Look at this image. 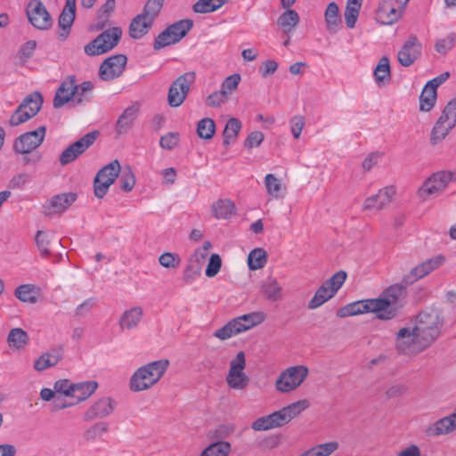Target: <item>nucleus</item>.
<instances>
[{"instance_id": "a878e982", "label": "nucleus", "mask_w": 456, "mask_h": 456, "mask_svg": "<svg viewBox=\"0 0 456 456\" xmlns=\"http://www.w3.org/2000/svg\"><path fill=\"white\" fill-rule=\"evenodd\" d=\"M402 12L391 0H382L376 11V20L382 24H392L398 20Z\"/></svg>"}, {"instance_id": "f704fd0d", "label": "nucleus", "mask_w": 456, "mask_h": 456, "mask_svg": "<svg viewBox=\"0 0 456 456\" xmlns=\"http://www.w3.org/2000/svg\"><path fill=\"white\" fill-rule=\"evenodd\" d=\"M436 96V90L426 84L419 96L420 111H430L435 106Z\"/></svg>"}, {"instance_id": "680f3d73", "label": "nucleus", "mask_w": 456, "mask_h": 456, "mask_svg": "<svg viewBox=\"0 0 456 456\" xmlns=\"http://www.w3.org/2000/svg\"><path fill=\"white\" fill-rule=\"evenodd\" d=\"M177 41L174 38L168 28H167L155 38L153 48L155 50H160L166 46L173 44H176Z\"/></svg>"}, {"instance_id": "3c124183", "label": "nucleus", "mask_w": 456, "mask_h": 456, "mask_svg": "<svg viewBox=\"0 0 456 456\" xmlns=\"http://www.w3.org/2000/svg\"><path fill=\"white\" fill-rule=\"evenodd\" d=\"M94 89V84L91 81H84L77 86L76 94L73 99L77 104L88 102L91 99V93Z\"/></svg>"}, {"instance_id": "393cba45", "label": "nucleus", "mask_w": 456, "mask_h": 456, "mask_svg": "<svg viewBox=\"0 0 456 456\" xmlns=\"http://www.w3.org/2000/svg\"><path fill=\"white\" fill-rule=\"evenodd\" d=\"M77 85L75 76H69L62 81L56 91L53 107L59 109L69 102L76 94Z\"/></svg>"}, {"instance_id": "4c0bfd02", "label": "nucleus", "mask_w": 456, "mask_h": 456, "mask_svg": "<svg viewBox=\"0 0 456 456\" xmlns=\"http://www.w3.org/2000/svg\"><path fill=\"white\" fill-rule=\"evenodd\" d=\"M61 359V353L59 350H54L52 353L42 354L34 363V368L37 370H44L49 367L58 364Z\"/></svg>"}, {"instance_id": "5701e85b", "label": "nucleus", "mask_w": 456, "mask_h": 456, "mask_svg": "<svg viewBox=\"0 0 456 456\" xmlns=\"http://www.w3.org/2000/svg\"><path fill=\"white\" fill-rule=\"evenodd\" d=\"M77 200V194L73 192L61 193L52 197L44 206L45 214L52 216L66 211Z\"/></svg>"}, {"instance_id": "f3484780", "label": "nucleus", "mask_w": 456, "mask_h": 456, "mask_svg": "<svg viewBox=\"0 0 456 456\" xmlns=\"http://www.w3.org/2000/svg\"><path fill=\"white\" fill-rule=\"evenodd\" d=\"M309 406L307 400H300L288 406L283 407L280 411L271 413L273 419L274 428H280L288 424L291 419L299 415L304 410Z\"/></svg>"}, {"instance_id": "6ab92c4d", "label": "nucleus", "mask_w": 456, "mask_h": 456, "mask_svg": "<svg viewBox=\"0 0 456 456\" xmlns=\"http://www.w3.org/2000/svg\"><path fill=\"white\" fill-rule=\"evenodd\" d=\"M117 403L110 397H102L95 401L84 413L86 421H92L96 419H103L110 415Z\"/></svg>"}, {"instance_id": "ddd939ff", "label": "nucleus", "mask_w": 456, "mask_h": 456, "mask_svg": "<svg viewBox=\"0 0 456 456\" xmlns=\"http://www.w3.org/2000/svg\"><path fill=\"white\" fill-rule=\"evenodd\" d=\"M395 346L403 354H419L428 347L420 343L415 327L411 330L409 328L400 329L396 333Z\"/></svg>"}, {"instance_id": "49530a36", "label": "nucleus", "mask_w": 456, "mask_h": 456, "mask_svg": "<svg viewBox=\"0 0 456 456\" xmlns=\"http://www.w3.org/2000/svg\"><path fill=\"white\" fill-rule=\"evenodd\" d=\"M327 29L335 31L340 22L338 6L336 3L329 4L324 13Z\"/></svg>"}, {"instance_id": "774afa93", "label": "nucleus", "mask_w": 456, "mask_h": 456, "mask_svg": "<svg viewBox=\"0 0 456 456\" xmlns=\"http://www.w3.org/2000/svg\"><path fill=\"white\" fill-rule=\"evenodd\" d=\"M273 419H272L271 414L258 418L256 419L252 425L251 428L256 431H265L275 428L273 425Z\"/></svg>"}, {"instance_id": "dca6fc26", "label": "nucleus", "mask_w": 456, "mask_h": 456, "mask_svg": "<svg viewBox=\"0 0 456 456\" xmlns=\"http://www.w3.org/2000/svg\"><path fill=\"white\" fill-rule=\"evenodd\" d=\"M28 21L36 28L45 30L52 27L53 20L45 6L40 0H33L28 3L26 9Z\"/></svg>"}, {"instance_id": "b1692460", "label": "nucleus", "mask_w": 456, "mask_h": 456, "mask_svg": "<svg viewBox=\"0 0 456 456\" xmlns=\"http://www.w3.org/2000/svg\"><path fill=\"white\" fill-rule=\"evenodd\" d=\"M76 17V0H66L65 5L59 16L58 25L61 31L59 33V37L65 40L69 32L70 28Z\"/></svg>"}, {"instance_id": "cd10ccee", "label": "nucleus", "mask_w": 456, "mask_h": 456, "mask_svg": "<svg viewBox=\"0 0 456 456\" xmlns=\"http://www.w3.org/2000/svg\"><path fill=\"white\" fill-rule=\"evenodd\" d=\"M138 112L139 108L134 105L127 107L123 111L116 123V132L118 134H123L128 132L133 126Z\"/></svg>"}, {"instance_id": "9d476101", "label": "nucleus", "mask_w": 456, "mask_h": 456, "mask_svg": "<svg viewBox=\"0 0 456 456\" xmlns=\"http://www.w3.org/2000/svg\"><path fill=\"white\" fill-rule=\"evenodd\" d=\"M195 78V72L190 71L173 81L167 94V102L171 107L176 108L183 103Z\"/></svg>"}, {"instance_id": "bf43d9fd", "label": "nucleus", "mask_w": 456, "mask_h": 456, "mask_svg": "<svg viewBox=\"0 0 456 456\" xmlns=\"http://www.w3.org/2000/svg\"><path fill=\"white\" fill-rule=\"evenodd\" d=\"M240 320H241L243 325L246 328V330H248L251 328L263 322L265 320V315L261 312H253L250 314L240 315Z\"/></svg>"}, {"instance_id": "de8ad7c7", "label": "nucleus", "mask_w": 456, "mask_h": 456, "mask_svg": "<svg viewBox=\"0 0 456 456\" xmlns=\"http://www.w3.org/2000/svg\"><path fill=\"white\" fill-rule=\"evenodd\" d=\"M338 448V444L337 442H329V443L316 445V446L305 451L300 456H330Z\"/></svg>"}, {"instance_id": "c756f323", "label": "nucleus", "mask_w": 456, "mask_h": 456, "mask_svg": "<svg viewBox=\"0 0 456 456\" xmlns=\"http://www.w3.org/2000/svg\"><path fill=\"white\" fill-rule=\"evenodd\" d=\"M143 311L140 306L132 307L125 311L120 318L118 324L122 330H131L135 328L142 320Z\"/></svg>"}, {"instance_id": "58836bf2", "label": "nucleus", "mask_w": 456, "mask_h": 456, "mask_svg": "<svg viewBox=\"0 0 456 456\" xmlns=\"http://www.w3.org/2000/svg\"><path fill=\"white\" fill-rule=\"evenodd\" d=\"M192 27L193 21L190 19H184L169 25L167 28L178 43L187 35Z\"/></svg>"}, {"instance_id": "f257e3e1", "label": "nucleus", "mask_w": 456, "mask_h": 456, "mask_svg": "<svg viewBox=\"0 0 456 456\" xmlns=\"http://www.w3.org/2000/svg\"><path fill=\"white\" fill-rule=\"evenodd\" d=\"M443 326L444 316L441 310L430 308L418 314L414 327L420 343L428 347L440 336Z\"/></svg>"}, {"instance_id": "2f4dec72", "label": "nucleus", "mask_w": 456, "mask_h": 456, "mask_svg": "<svg viewBox=\"0 0 456 456\" xmlns=\"http://www.w3.org/2000/svg\"><path fill=\"white\" fill-rule=\"evenodd\" d=\"M375 82L379 86L387 85L391 80L389 59L383 56L373 71Z\"/></svg>"}, {"instance_id": "09e8293b", "label": "nucleus", "mask_w": 456, "mask_h": 456, "mask_svg": "<svg viewBox=\"0 0 456 456\" xmlns=\"http://www.w3.org/2000/svg\"><path fill=\"white\" fill-rule=\"evenodd\" d=\"M216 132V124L212 118H205L198 122L197 134L204 140L211 139Z\"/></svg>"}, {"instance_id": "4d7b16f0", "label": "nucleus", "mask_w": 456, "mask_h": 456, "mask_svg": "<svg viewBox=\"0 0 456 456\" xmlns=\"http://www.w3.org/2000/svg\"><path fill=\"white\" fill-rule=\"evenodd\" d=\"M118 183L124 191H131L133 190L135 184V177L129 167L123 169Z\"/></svg>"}, {"instance_id": "13d9d810", "label": "nucleus", "mask_w": 456, "mask_h": 456, "mask_svg": "<svg viewBox=\"0 0 456 456\" xmlns=\"http://www.w3.org/2000/svg\"><path fill=\"white\" fill-rule=\"evenodd\" d=\"M159 263L165 268L175 269L180 265L181 258L176 253L164 252L159 256Z\"/></svg>"}, {"instance_id": "9b49d317", "label": "nucleus", "mask_w": 456, "mask_h": 456, "mask_svg": "<svg viewBox=\"0 0 456 456\" xmlns=\"http://www.w3.org/2000/svg\"><path fill=\"white\" fill-rule=\"evenodd\" d=\"M246 367L245 354L239 352L231 361L225 381L228 387L235 390H243L249 384V378L244 372Z\"/></svg>"}, {"instance_id": "72a5a7b5", "label": "nucleus", "mask_w": 456, "mask_h": 456, "mask_svg": "<svg viewBox=\"0 0 456 456\" xmlns=\"http://www.w3.org/2000/svg\"><path fill=\"white\" fill-rule=\"evenodd\" d=\"M213 215L216 219H228L235 213V205L230 200H218L212 205Z\"/></svg>"}, {"instance_id": "c03bdc74", "label": "nucleus", "mask_w": 456, "mask_h": 456, "mask_svg": "<svg viewBox=\"0 0 456 456\" xmlns=\"http://www.w3.org/2000/svg\"><path fill=\"white\" fill-rule=\"evenodd\" d=\"M8 345L16 349L23 348L28 342V336L25 330L20 328L12 329L7 338Z\"/></svg>"}, {"instance_id": "5fc2aeb1", "label": "nucleus", "mask_w": 456, "mask_h": 456, "mask_svg": "<svg viewBox=\"0 0 456 456\" xmlns=\"http://www.w3.org/2000/svg\"><path fill=\"white\" fill-rule=\"evenodd\" d=\"M456 44V33L451 32L445 37L438 39L435 44L436 51L443 55H445L450 50L453 48Z\"/></svg>"}, {"instance_id": "6e6d98bb", "label": "nucleus", "mask_w": 456, "mask_h": 456, "mask_svg": "<svg viewBox=\"0 0 456 456\" xmlns=\"http://www.w3.org/2000/svg\"><path fill=\"white\" fill-rule=\"evenodd\" d=\"M163 4L164 0H148L143 7L142 13L154 21L159 14L163 7Z\"/></svg>"}, {"instance_id": "f8f14e48", "label": "nucleus", "mask_w": 456, "mask_h": 456, "mask_svg": "<svg viewBox=\"0 0 456 456\" xmlns=\"http://www.w3.org/2000/svg\"><path fill=\"white\" fill-rule=\"evenodd\" d=\"M46 127L41 126L34 131L18 136L13 142V151L18 154L28 155L38 148L45 140Z\"/></svg>"}, {"instance_id": "20e7f679", "label": "nucleus", "mask_w": 456, "mask_h": 456, "mask_svg": "<svg viewBox=\"0 0 456 456\" xmlns=\"http://www.w3.org/2000/svg\"><path fill=\"white\" fill-rule=\"evenodd\" d=\"M121 37L122 29L119 27L108 28L85 45V53L88 56L104 54L118 44Z\"/></svg>"}, {"instance_id": "423d86ee", "label": "nucleus", "mask_w": 456, "mask_h": 456, "mask_svg": "<svg viewBox=\"0 0 456 456\" xmlns=\"http://www.w3.org/2000/svg\"><path fill=\"white\" fill-rule=\"evenodd\" d=\"M43 102V96L39 92L28 94L11 115L9 125L17 126L35 117L40 110Z\"/></svg>"}, {"instance_id": "a19ab883", "label": "nucleus", "mask_w": 456, "mask_h": 456, "mask_svg": "<svg viewBox=\"0 0 456 456\" xmlns=\"http://www.w3.org/2000/svg\"><path fill=\"white\" fill-rule=\"evenodd\" d=\"M232 445L227 441H217L210 444L201 452L200 456H227Z\"/></svg>"}, {"instance_id": "4468645a", "label": "nucleus", "mask_w": 456, "mask_h": 456, "mask_svg": "<svg viewBox=\"0 0 456 456\" xmlns=\"http://www.w3.org/2000/svg\"><path fill=\"white\" fill-rule=\"evenodd\" d=\"M99 133L93 131L82 136L79 140L71 143L60 155L59 161L61 166H66L76 160L96 141Z\"/></svg>"}, {"instance_id": "2eb2a0df", "label": "nucleus", "mask_w": 456, "mask_h": 456, "mask_svg": "<svg viewBox=\"0 0 456 456\" xmlns=\"http://www.w3.org/2000/svg\"><path fill=\"white\" fill-rule=\"evenodd\" d=\"M125 54H115L106 58L99 68V77L103 81H111L120 77L126 65Z\"/></svg>"}, {"instance_id": "7c9ffc66", "label": "nucleus", "mask_w": 456, "mask_h": 456, "mask_svg": "<svg viewBox=\"0 0 456 456\" xmlns=\"http://www.w3.org/2000/svg\"><path fill=\"white\" fill-rule=\"evenodd\" d=\"M98 387L96 381H86L77 384H73L71 391L68 392L70 394V397L76 398L77 402H82L87 399L93 395Z\"/></svg>"}, {"instance_id": "ea45409f", "label": "nucleus", "mask_w": 456, "mask_h": 456, "mask_svg": "<svg viewBox=\"0 0 456 456\" xmlns=\"http://www.w3.org/2000/svg\"><path fill=\"white\" fill-rule=\"evenodd\" d=\"M362 0H347L344 15L346 24L349 28H353L355 26L362 6Z\"/></svg>"}, {"instance_id": "338daca9", "label": "nucleus", "mask_w": 456, "mask_h": 456, "mask_svg": "<svg viewBox=\"0 0 456 456\" xmlns=\"http://www.w3.org/2000/svg\"><path fill=\"white\" fill-rule=\"evenodd\" d=\"M37 47V42L35 40H29L23 44L17 53V58L25 62L28 59H29Z\"/></svg>"}, {"instance_id": "39448f33", "label": "nucleus", "mask_w": 456, "mask_h": 456, "mask_svg": "<svg viewBox=\"0 0 456 456\" xmlns=\"http://www.w3.org/2000/svg\"><path fill=\"white\" fill-rule=\"evenodd\" d=\"M346 277L347 274L345 271L340 270L335 273L315 291L314 297L308 302L307 307L311 310L316 309L332 298L342 287L346 280Z\"/></svg>"}, {"instance_id": "0eeeda50", "label": "nucleus", "mask_w": 456, "mask_h": 456, "mask_svg": "<svg viewBox=\"0 0 456 456\" xmlns=\"http://www.w3.org/2000/svg\"><path fill=\"white\" fill-rule=\"evenodd\" d=\"M452 177L453 173L451 171L443 170L432 174L418 189V197L421 200H426L430 197L440 195L452 182Z\"/></svg>"}, {"instance_id": "37998d69", "label": "nucleus", "mask_w": 456, "mask_h": 456, "mask_svg": "<svg viewBox=\"0 0 456 456\" xmlns=\"http://www.w3.org/2000/svg\"><path fill=\"white\" fill-rule=\"evenodd\" d=\"M228 0H198L192 5L196 13H209L220 9Z\"/></svg>"}, {"instance_id": "79ce46f5", "label": "nucleus", "mask_w": 456, "mask_h": 456, "mask_svg": "<svg viewBox=\"0 0 456 456\" xmlns=\"http://www.w3.org/2000/svg\"><path fill=\"white\" fill-rule=\"evenodd\" d=\"M15 297L24 303L35 304L37 301V292L32 284H22L16 288Z\"/></svg>"}, {"instance_id": "bb28decb", "label": "nucleus", "mask_w": 456, "mask_h": 456, "mask_svg": "<svg viewBox=\"0 0 456 456\" xmlns=\"http://www.w3.org/2000/svg\"><path fill=\"white\" fill-rule=\"evenodd\" d=\"M153 22L142 13L136 15L129 25V36L134 39L142 38L148 33Z\"/></svg>"}, {"instance_id": "c9c22d12", "label": "nucleus", "mask_w": 456, "mask_h": 456, "mask_svg": "<svg viewBox=\"0 0 456 456\" xmlns=\"http://www.w3.org/2000/svg\"><path fill=\"white\" fill-rule=\"evenodd\" d=\"M241 129V122L236 118L228 119L223 132L224 144L225 146L234 142Z\"/></svg>"}, {"instance_id": "0e129e2a", "label": "nucleus", "mask_w": 456, "mask_h": 456, "mask_svg": "<svg viewBox=\"0 0 456 456\" xmlns=\"http://www.w3.org/2000/svg\"><path fill=\"white\" fill-rule=\"evenodd\" d=\"M201 270L197 266L188 261L183 272V280L186 284H191L195 281V280L200 276Z\"/></svg>"}, {"instance_id": "603ef678", "label": "nucleus", "mask_w": 456, "mask_h": 456, "mask_svg": "<svg viewBox=\"0 0 456 456\" xmlns=\"http://www.w3.org/2000/svg\"><path fill=\"white\" fill-rule=\"evenodd\" d=\"M109 430L108 424L97 422L85 430L83 437L87 442H93Z\"/></svg>"}, {"instance_id": "6e6552de", "label": "nucleus", "mask_w": 456, "mask_h": 456, "mask_svg": "<svg viewBox=\"0 0 456 456\" xmlns=\"http://www.w3.org/2000/svg\"><path fill=\"white\" fill-rule=\"evenodd\" d=\"M308 369L304 365L287 368L278 377L275 387L279 392L289 393L297 388L306 379Z\"/></svg>"}, {"instance_id": "412c9836", "label": "nucleus", "mask_w": 456, "mask_h": 456, "mask_svg": "<svg viewBox=\"0 0 456 456\" xmlns=\"http://www.w3.org/2000/svg\"><path fill=\"white\" fill-rule=\"evenodd\" d=\"M395 194V189L394 186H386L380 189L377 194L366 198L362 206V209L381 210L391 203Z\"/></svg>"}, {"instance_id": "052dcab7", "label": "nucleus", "mask_w": 456, "mask_h": 456, "mask_svg": "<svg viewBox=\"0 0 456 456\" xmlns=\"http://www.w3.org/2000/svg\"><path fill=\"white\" fill-rule=\"evenodd\" d=\"M440 123H453V126L456 125V100L450 101L445 106L439 118Z\"/></svg>"}, {"instance_id": "c85d7f7f", "label": "nucleus", "mask_w": 456, "mask_h": 456, "mask_svg": "<svg viewBox=\"0 0 456 456\" xmlns=\"http://www.w3.org/2000/svg\"><path fill=\"white\" fill-rule=\"evenodd\" d=\"M244 331H246V328L239 316L228 322L222 328L216 330L214 336L221 340H226Z\"/></svg>"}, {"instance_id": "aec40b11", "label": "nucleus", "mask_w": 456, "mask_h": 456, "mask_svg": "<svg viewBox=\"0 0 456 456\" xmlns=\"http://www.w3.org/2000/svg\"><path fill=\"white\" fill-rule=\"evenodd\" d=\"M422 45L418 37L414 35L403 44L402 49L398 52V61L403 67L411 66L420 55Z\"/></svg>"}, {"instance_id": "a18cd8bd", "label": "nucleus", "mask_w": 456, "mask_h": 456, "mask_svg": "<svg viewBox=\"0 0 456 456\" xmlns=\"http://www.w3.org/2000/svg\"><path fill=\"white\" fill-rule=\"evenodd\" d=\"M267 262L266 251L257 248L250 251L248 256V265L250 270L263 268Z\"/></svg>"}, {"instance_id": "69168bd1", "label": "nucleus", "mask_w": 456, "mask_h": 456, "mask_svg": "<svg viewBox=\"0 0 456 456\" xmlns=\"http://www.w3.org/2000/svg\"><path fill=\"white\" fill-rule=\"evenodd\" d=\"M240 81V74H232L224 80V82L221 85V90L224 91L225 94L229 96L237 89Z\"/></svg>"}, {"instance_id": "1a4fd4ad", "label": "nucleus", "mask_w": 456, "mask_h": 456, "mask_svg": "<svg viewBox=\"0 0 456 456\" xmlns=\"http://www.w3.org/2000/svg\"><path fill=\"white\" fill-rule=\"evenodd\" d=\"M121 167L118 159L104 166L98 171L94 181V191L95 197L102 199L108 192L110 186L116 181Z\"/></svg>"}, {"instance_id": "a211bd4d", "label": "nucleus", "mask_w": 456, "mask_h": 456, "mask_svg": "<svg viewBox=\"0 0 456 456\" xmlns=\"http://www.w3.org/2000/svg\"><path fill=\"white\" fill-rule=\"evenodd\" d=\"M445 258L443 256H436L433 258L428 259L425 262L418 265L405 274L403 278V282L406 285L413 284L418 280L425 277L435 269L438 268L444 262Z\"/></svg>"}, {"instance_id": "e2e57ef3", "label": "nucleus", "mask_w": 456, "mask_h": 456, "mask_svg": "<svg viewBox=\"0 0 456 456\" xmlns=\"http://www.w3.org/2000/svg\"><path fill=\"white\" fill-rule=\"evenodd\" d=\"M222 266V259L218 254H212L209 257L205 274L212 278L215 277L220 271Z\"/></svg>"}, {"instance_id": "473e14b6", "label": "nucleus", "mask_w": 456, "mask_h": 456, "mask_svg": "<svg viewBox=\"0 0 456 456\" xmlns=\"http://www.w3.org/2000/svg\"><path fill=\"white\" fill-rule=\"evenodd\" d=\"M261 291L271 301H278L282 297V288L275 278L269 277L262 282Z\"/></svg>"}, {"instance_id": "864d4df0", "label": "nucleus", "mask_w": 456, "mask_h": 456, "mask_svg": "<svg viewBox=\"0 0 456 456\" xmlns=\"http://www.w3.org/2000/svg\"><path fill=\"white\" fill-rule=\"evenodd\" d=\"M453 123H440V119L436 121V125L432 129L431 141L434 144L444 140L448 134L449 131L453 128Z\"/></svg>"}, {"instance_id": "e433bc0d", "label": "nucleus", "mask_w": 456, "mask_h": 456, "mask_svg": "<svg viewBox=\"0 0 456 456\" xmlns=\"http://www.w3.org/2000/svg\"><path fill=\"white\" fill-rule=\"evenodd\" d=\"M299 22L298 13L290 8L278 18L277 23L285 33L290 32Z\"/></svg>"}, {"instance_id": "4be33fe9", "label": "nucleus", "mask_w": 456, "mask_h": 456, "mask_svg": "<svg viewBox=\"0 0 456 456\" xmlns=\"http://www.w3.org/2000/svg\"><path fill=\"white\" fill-rule=\"evenodd\" d=\"M377 304L374 298L353 302L339 308L337 315L340 318H345L370 312L378 314Z\"/></svg>"}, {"instance_id": "7ed1b4c3", "label": "nucleus", "mask_w": 456, "mask_h": 456, "mask_svg": "<svg viewBox=\"0 0 456 456\" xmlns=\"http://www.w3.org/2000/svg\"><path fill=\"white\" fill-rule=\"evenodd\" d=\"M406 284L396 283L386 289L374 301L378 303L377 317L380 320H391L396 316L398 302L405 297Z\"/></svg>"}, {"instance_id": "f03ea898", "label": "nucleus", "mask_w": 456, "mask_h": 456, "mask_svg": "<svg viewBox=\"0 0 456 456\" xmlns=\"http://www.w3.org/2000/svg\"><path fill=\"white\" fill-rule=\"evenodd\" d=\"M169 366V361L161 359L138 368L129 381L130 390L141 392L157 384Z\"/></svg>"}, {"instance_id": "8fccbe9b", "label": "nucleus", "mask_w": 456, "mask_h": 456, "mask_svg": "<svg viewBox=\"0 0 456 456\" xmlns=\"http://www.w3.org/2000/svg\"><path fill=\"white\" fill-rule=\"evenodd\" d=\"M265 184L267 193L275 199L281 198L282 190H285L281 181L273 174L265 175Z\"/></svg>"}]
</instances>
